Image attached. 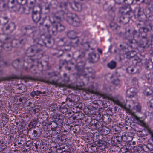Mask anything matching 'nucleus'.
I'll return each instance as SVG.
<instances>
[{
	"mask_svg": "<svg viewBox=\"0 0 153 153\" xmlns=\"http://www.w3.org/2000/svg\"><path fill=\"white\" fill-rule=\"evenodd\" d=\"M53 40L51 39H45L44 40L39 38L34 39L33 45L31 46L27 49L26 56L23 60L26 61V59L28 61L31 60L34 61L36 59H40L43 56V51L42 47L45 45L48 48H51L53 45Z\"/></svg>",
	"mask_w": 153,
	"mask_h": 153,
	"instance_id": "1",
	"label": "nucleus"
},
{
	"mask_svg": "<svg viewBox=\"0 0 153 153\" xmlns=\"http://www.w3.org/2000/svg\"><path fill=\"white\" fill-rule=\"evenodd\" d=\"M85 63L83 61L77 63V76H82L83 77L89 78L93 75L92 69L91 67L84 68Z\"/></svg>",
	"mask_w": 153,
	"mask_h": 153,
	"instance_id": "2",
	"label": "nucleus"
},
{
	"mask_svg": "<svg viewBox=\"0 0 153 153\" xmlns=\"http://www.w3.org/2000/svg\"><path fill=\"white\" fill-rule=\"evenodd\" d=\"M111 100L114 104L125 108L130 114L132 116V117L134 118L137 120H139L140 119V117L137 116L135 112H134L131 109L130 105H128L129 108L126 107L124 101L122 97H118L112 98Z\"/></svg>",
	"mask_w": 153,
	"mask_h": 153,
	"instance_id": "3",
	"label": "nucleus"
},
{
	"mask_svg": "<svg viewBox=\"0 0 153 153\" xmlns=\"http://www.w3.org/2000/svg\"><path fill=\"white\" fill-rule=\"evenodd\" d=\"M45 27L47 28L48 31L49 33L51 31L53 35L56 34L57 31L59 32L62 31L65 29V26L59 22H55L53 26L51 27L48 25H45Z\"/></svg>",
	"mask_w": 153,
	"mask_h": 153,
	"instance_id": "4",
	"label": "nucleus"
},
{
	"mask_svg": "<svg viewBox=\"0 0 153 153\" xmlns=\"http://www.w3.org/2000/svg\"><path fill=\"white\" fill-rule=\"evenodd\" d=\"M125 33L126 35L125 39L128 40L126 44L128 45L129 47L132 48L133 46L131 45L133 44V39L137 36V31L136 30H134L131 31V30L129 29L128 31H126Z\"/></svg>",
	"mask_w": 153,
	"mask_h": 153,
	"instance_id": "5",
	"label": "nucleus"
},
{
	"mask_svg": "<svg viewBox=\"0 0 153 153\" xmlns=\"http://www.w3.org/2000/svg\"><path fill=\"white\" fill-rule=\"evenodd\" d=\"M133 13L132 10L131 8H130L128 11H127L126 13V15H128L129 16L125 17L123 16H122L120 18L119 22L123 24H126L129 21V18L132 16Z\"/></svg>",
	"mask_w": 153,
	"mask_h": 153,
	"instance_id": "6",
	"label": "nucleus"
},
{
	"mask_svg": "<svg viewBox=\"0 0 153 153\" xmlns=\"http://www.w3.org/2000/svg\"><path fill=\"white\" fill-rule=\"evenodd\" d=\"M147 36H143L140 41V44L141 47L143 48H147L148 47L152 48V44L150 45L149 43L150 42L147 39Z\"/></svg>",
	"mask_w": 153,
	"mask_h": 153,
	"instance_id": "7",
	"label": "nucleus"
},
{
	"mask_svg": "<svg viewBox=\"0 0 153 153\" xmlns=\"http://www.w3.org/2000/svg\"><path fill=\"white\" fill-rule=\"evenodd\" d=\"M151 145L149 144L147 145H143L142 147H139L137 150L140 151L141 153H148L150 152L152 149V148L151 147Z\"/></svg>",
	"mask_w": 153,
	"mask_h": 153,
	"instance_id": "8",
	"label": "nucleus"
},
{
	"mask_svg": "<svg viewBox=\"0 0 153 153\" xmlns=\"http://www.w3.org/2000/svg\"><path fill=\"white\" fill-rule=\"evenodd\" d=\"M32 17L33 21L36 23L38 22L41 19L40 13L37 10H35L33 7V8Z\"/></svg>",
	"mask_w": 153,
	"mask_h": 153,
	"instance_id": "9",
	"label": "nucleus"
},
{
	"mask_svg": "<svg viewBox=\"0 0 153 153\" xmlns=\"http://www.w3.org/2000/svg\"><path fill=\"white\" fill-rule=\"evenodd\" d=\"M137 91V89L136 88H131L127 91V96L129 98H132L136 95Z\"/></svg>",
	"mask_w": 153,
	"mask_h": 153,
	"instance_id": "10",
	"label": "nucleus"
},
{
	"mask_svg": "<svg viewBox=\"0 0 153 153\" xmlns=\"http://www.w3.org/2000/svg\"><path fill=\"white\" fill-rule=\"evenodd\" d=\"M97 146L101 150H103L106 148L107 143L106 141L102 140L96 141L95 142Z\"/></svg>",
	"mask_w": 153,
	"mask_h": 153,
	"instance_id": "11",
	"label": "nucleus"
},
{
	"mask_svg": "<svg viewBox=\"0 0 153 153\" xmlns=\"http://www.w3.org/2000/svg\"><path fill=\"white\" fill-rule=\"evenodd\" d=\"M68 37L71 39H74L76 38V33L75 31L71 30L66 32Z\"/></svg>",
	"mask_w": 153,
	"mask_h": 153,
	"instance_id": "12",
	"label": "nucleus"
},
{
	"mask_svg": "<svg viewBox=\"0 0 153 153\" xmlns=\"http://www.w3.org/2000/svg\"><path fill=\"white\" fill-rule=\"evenodd\" d=\"M88 59L90 62L91 63L95 62L97 60L96 54L93 52L89 53Z\"/></svg>",
	"mask_w": 153,
	"mask_h": 153,
	"instance_id": "13",
	"label": "nucleus"
},
{
	"mask_svg": "<svg viewBox=\"0 0 153 153\" xmlns=\"http://www.w3.org/2000/svg\"><path fill=\"white\" fill-rule=\"evenodd\" d=\"M137 16L138 19L140 22H143L144 24H145V23L147 22L146 16L144 13L140 15H137Z\"/></svg>",
	"mask_w": 153,
	"mask_h": 153,
	"instance_id": "14",
	"label": "nucleus"
},
{
	"mask_svg": "<svg viewBox=\"0 0 153 153\" xmlns=\"http://www.w3.org/2000/svg\"><path fill=\"white\" fill-rule=\"evenodd\" d=\"M98 105V103L97 102H94L92 103V105H90L88 108V111L90 112V113L92 114H94V113H91V111L93 110H95L97 106Z\"/></svg>",
	"mask_w": 153,
	"mask_h": 153,
	"instance_id": "15",
	"label": "nucleus"
},
{
	"mask_svg": "<svg viewBox=\"0 0 153 153\" xmlns=\"http://www.w3.org/2000/svg\"><path fill=\"white\" fill-rule=\"evenodd\" d=\"M153 92V91L149 87L146 88L143 91L144 95L147 96L152 95Z\"/></svg>",
	"mask_w": 153,
	"mask_h": 153,
	"instance_id": "16",
	"label": "nucleus"
},
{
	"mask_svg": "<svg viewBox=\"0 0 153 153\" xmlns=\"http://www.w3.org/2000/svg\"><path fill=\"white\" fill-rule=\"evenodd\" d=\"M135 11L137 12V15H140L144 13L143 8L139 5L136 7Z\"/></svg>",
	"mask_w": 153,
	"mask_h": 153,
	"instance_id": "17",
	"label": "nucleus"
},
{
	"mask_svg": "<svg viewBox=\"0 0 153 153\" xmlns=\"http://www.w3.org/2000/svg\"><path fill=\"white\" fill-rule=\"evenodd\" d=\"M116 65V62L114 61H111L107 64L108 67L111 69L114 68Z\"/></svg>",
	"mask_w": 153,
	"mask_h": 153,
	"instance_id": "18",
	"label": "nucleus"
},
{
	"mask_svg": "<svg viewBox=\"0 0 153 153\" xmlns=\"http://www.w3.org/2000/svg\"><path fill=\"white\" fill-rule=\"evenodd\" d=\"M88 151L90 152H93L96 151L97 148L93 146V145H91L90 144L88 145L87 146Z\"/></svg>",
	"mask_w": 153,
	"mask_h": 153,
	"instance_id": "19",
	"label": "nucleus"
},
{
	"mask_svg": "<svg viewBox=\"0 0 153 153\" xmlns=\"http://www.w3.org/2000/svg\"><path fill=\"white\" fill-rule=\"evenodd\" d=\"M65 43V44L64 45V48L62 49L63 51H68L71 49V45L69 43Z\"/></svg>",
	"mask_w": 153,
	"mask_h": 153,
	"instance_id": "20",
	"label": "nucleus"
},
{
	"mask_svg": "<svg viewBox=\"0 0 153 153\" xmlns=\"http://www.w3.org/2000/svg\"><path fill=\"white\" fill-rule=\"evenodd\" d=\"M147 105L149 109L153 112V99H151L148 102Z\"/></svg>",
	"mask_w": 153,
	"mask_h": 153,
	"instance_id": "21",
	"label": "nucleus"
},
{
	"mask_svg": "<svg viewBox=\"0 0 153 153\" xmlns=\"http://www.w3.org/2000/svg\"><path fill=\"white\" fill-rule=\"evenodd\" d=\"M149 133L151 136V137L149 140V142L150 143V145H153V131L152 130H149Z\"/></svg>",
	"mask_w": 153,
	"mask_h": 153,
	"instance_id": "22",
	"label": "nucleus"
},
{
	"mask_svg": "<svg viewBox=\"0 0 153 153\" xmlns=\"http://www.w3.org/2000/svg\"><path fill=\"white\" fill-rule=\"evenodd\" d=\"M101 132L103 135H106L109 133V129L107 127H105L101 130Z\"/></svg>",
	"mask_w": 153,
	"mask_h": 153,
	"instance_id": "23",
	"label": "nucleus"
},
{
	"mask_svg": "<svg viewBox=\"0 0 153 153\" xmlns=\"http://www.w3.org/2000/svg\"><path fill=\"white\" fill-rule=\"evenodd\" d=\"M15 26L14 24L13 23H12L9 24L7 26L5 27V28L4 27L3 29H5L6 30H7L11 28H12V30H14L15 29Z\"/></svg>",
	"mask_w": 153,
	"mask_h": 153,
	"instance_id": "24",
	"label": "nucleus"
},
{
	"mask_svg": "<svg viewBox=\"0 0 153 153\" xmlns=\"http://www.w3.org/2000/svg\"><path fill=\"white\" fill-rule=\"evenodd\" d=\"M133 134L131 132H128L127 133V142L131 141L133 139L132 136Z\"/></svg>",
	"mask_w": 153,
	"mask_h": 153,
	"instance_id": "25",
	"label": "nucleus"
},
{
	"mask_svg": "<svg viewBox=\"0 0 153 153\" xmlns=\"http://www.w3.org/2000/svg\"><path fill=\"white\" fill-rule=\"evenodd\" d=\"M110 27L112 30H115L119 29L120 27L116 24L111 23L110 25Z\"/></svg>",
	"mask_w": 153,
	"mask_h": 153,
	"instance_id": "26",
	"label": "nucleus"
},
{
	"mask_svg": "<svg viewBox=\"0 0 153 153\" xmlns=\"http://www.w3.org/2000/svg\"><path fill=\"white\" fill-rule=\"evenodd\" d=\"M114 137H115V138L117 144H119L122 140L121 136L118 135H113Z\"/></svg>",
	"mask_w": 153,
	"mask_h": 153,
	"instance_id": "27",
	"label": "nucleus"
},
{
	"mask_svg": "<svg viewBox=\"0 0 153 153\" xmlns=\"http://www.w3.org/2000/svg\"><path fill=\"white\" fill-rule=\"evenodd\" d=\"M146 77L148 80L153 81V74L150 73L146 74Z\"/></svg>",
	"mask_w": 153,
	"mask_h": 153,
	"instance_id": "28",
	"label": "nucleus"
},
{
	"mask_svg": "<svg viewBox=\"0 0 153 153\" xmlns=\"http://www.w3.org/2000/svg\"><path fill=\"white\" fill-rule=\"evenodd\" d=\"M133 110H136V111L138 112H140L141 109V107L140 105L138 103L137 105L133 107Z\"/></svg>",
	"mask_w": 153,
	"mask_h": 153,
	"instance_id": "29",
	"label": "nucleus"
},
{
	"mask_svg": "<svg viewBox=\"0 0 153 153\" xmlns=\"http://www.w3.org/2000/svg\"><path fill=\"white\" fill-rule=\"evenodd\" d=\"M132 63L134 65H136L139 62L140 60L139 58L136 56L131 59Z\"/></svg>",
	"mask_w": 153,
	"mask_h": 153,
	"instance_id": "30",
	"label": "nucleus"
},
{
	"mask_svg": "<svg viewBox=\"0 0 153 153\" xmlns=\"http://www.w3.org/2000/svg\"><path fill=\"white\" fill-rule=\"evenodd\" d=\"M94 92V87L93 85H91L89 86L86 90V93L89 94L90 93H92Z\"/></svg>",
	"mask_w": 153,
	"mask_h": 153,
	"instance_id": "31",
	"label": "nucleus"
},
{
	"mask_svg": "<svg viewBox=\"0 0 153 153\" xmlns=\"http://www.w3.org/2000/svg\"><path fill=\"white\" fill-rule=\"evenodd\" d=\"M83 104L82 103H77V111L79 112V113H81V112L80 111H79L77 110L78 109H79L80 110H82L83 109Z\"/></svg>",
	"mask_w": 153,
	"mask_h": 153,
	"instance_id": "32",
	"label": "nucleus"
},
{
	"mask_svg": "<svg viewBox=\"0 0 153 153\" xmlns=\"http://www.w3.org/2000/svg\"><path fill=\"white\" fill-rule=\"evenodd\" d=\"M8 22V19L7 17H3L2 20H1V24L3 25H5Z\"/></svg>",
	"mask_w": 153,
	"mask_h": 153,
	"instance_id": "33",
	"label": "nucleus"
},
{
	"mask_svg": "<svg viewBox=\"0 0 153 153\" xmlns=\"http://www.w3.org/2000/svg\"><path fill=\"white\" fill-rule=\"evenodd\" d=\"M115 137H114V136H113L112 138H111V143L112 145L113 146H115L117 144L116 141L115 140ZM110 141V140H109Z\"/></svg>",
	"mask_w": 153,
	"mask_h": 153,
	"instance_id": "34",
	"label": "nucleus"
},
{
	"mask_svg": "<svg viewBox=\"0 0 153 153\" xmlns=\"http://www.w3.org/2000/svg\"><path fill=\"white\" fill-rule=\"evenodd\" d=\"M130 54L131 59H132L134 57L136 56L135 55L136 53L134 51H131L128 52V54ZM128 54L127 55L128 56Z\"/></svg>",
	"mask_w": 153,
	"mask_h": 153,
	"instance_id": "35",
	"label": "nucleus"
},
{
	"mask_svg": "<svg viewBox=\"0 0 153 153\" xmlns=\"http://www.w3.org/2000/svg\"><path fill=\"white\" fill-rule=\"evenodd\" d=\"M131 83L134 85H137L138 81L137 78L136 77H133L132 79Z\"/></svg>",
	"mask_w": 153,
	"mask_h": 153,
	"instance_id": "36",
	"label": "nucleus"
},
{
	"mask_svg": "<svg viewBox=\"0 0 153 153\" xmlns=\"http://www.w3.org/2000/svg\"><path fill=\"white\" fill-rule=\"evenodd\" d=\"M127 133L122 134L121 136L122 140L124 142H127Z\"/></svg>",
	"mask_w": 153,
	"mask_h": 153,
	"instance_id": "37",
	"label": "nucleus"
},
{
	"mask_svg": "<svg viewBox=\"0 0 153 153\" xmlns=\"http://www.w3.org/2000/svg\"><path fill=\"white\" fill-rule=\"evenodd\" d=\"M26 41V39L24 38V36H22L21 37H20L19 39V43L20 44H24Z\"/></svg>",
	"mask_w": 153,
	"mask_h": 153,
	"instance_id": "38",
	"label": "nucleus"
},
{
	"mask_svg": "<svg viewBox=\"0 0 153 153\" xmlns=\"http://www.w3.org/2000/svg\"><path fill=\"white\" fill-rule=\"evenodd\" d=\"M51 129L53 131H55L57 126V124L55 122H53V124H51Z\"/></svg>",
	"mask_w": 153,
	"mask_h": 153,
	"instance_id": "39",
	"label": "nucleus"
},
{
	"mask_svg": "<svg viewBox=\"0 0 153 153\" xmlns=\"http://www.w3.org/2000/svg\"><path fill=\"white\" fill-rule=\"evenodd\" d=\"M134 69L133 68L129 67L126 69V71L129 73L133 74Z\"/></svg>",
	"mask_w": 153,
	"mask_h": 153,
	"instance_id": "40",
	"label": "nucleus"
},
{
	"mask_svg": "<svg viewBox=\"0 0 153 153\" xmlns=\"http://www.w3.org/2000/svg\"><path fill=\"white\" fill-rule=\"evenodd\" d=\"M113 83L116 86L120 87V82L118 79L115 80Z\"/></svg>",
	"mask_w": 153,
	"mask_h": 153,
	"instance_id": "41",
	"label": "nucleus"
},
{
	"mask_svg": "<svg viewBox=\"0 0 153 153\" xmlns=\"http://www.w3.org/2000/svg\"><path fill=\"white\" fill-rule=\"evenodd\" d=\"M17 2L21 5L25 4L27 2V0H17Z\"/></svg>",
	"mask_w": 153,
	"mask_h": 153,
	"instance_id": "42",
	"label": "nucleus"
},
{
	"mask_svg": "<svg viewBox=\"0 0 153 153\" xmlns=\"http://www.w3.org/2000/svg\"><path fill=\"white\" fill-rule=\"evenodd\" d=\"M84 85V83L82 81L77 82V89H80L79 87H82Z\"/></svg>",
	"mask_w": 153,
	"mask_h": 153,
	"instance_id": "43",
	"label": "nucleus"
},
{
	"mask_svg": "<svg viewBox=\"0 0 153 153\" xmlns=\"http://www.w3.org/2000/svg\"><path fill=\"white\" fill-rule=\"evenodd\" d=\"M24 36V38H25V39H26V41L29 40L31 39V36L27 34H26L25 35H23Z\"/></svg>",
	"mask_w": 153,
	"mask_h": 153,
	"instance_id": "44",
	"label": "nucleus"
},
{
	"mask_svg": "<svg viewBox=\"0 0 153 153\" xmlns=\"http://www.w3.org/2000/svg\"><path fill=\"white\" fill-rule=\"evenodd\" d=\"M61 110L63 113H65L68 111V109L66 106H63L62 107Z\"/></svg>",
	"mask_w": 153,
	"mask_h": 153,
	"instance_id": "45",
	"label": "nucleus"
},
{
	"mask_svg": "<svg viewBox=\"0 0 153 153\" xmlns=\"http://www.w3.org/2000/svg\"><path fill=\"white\" fill-rule=\"evenodd\" d=\"M140 30H143V32L146 33L149 30V29L145 27H142L140 28Z\"/></svg>",
	"mask_w": 153,
	"mask_h": 153,
	"instance_id": "46",
	"label": "nucleus"
},
{
	"mask_svg": "<svg viewBox=\"0 0 153 153\" xmlns=\"http://www.w3.org/2000/svg\"><path fill=\"white\" fill-rule=\"evenodd\" d=\"M35 67L32 66L30 68V71L33 74H35L36 73V72L35 71Z\"/></svg>",
	"mask_w": 153,
	"mask_h": 153,
	"instance_id": "47",
	"label": "nucleus"
},
{
	"mask_svg": "<svg viewBox=\"0 0 153 153\" xmlns=\"http://www.w3.org/2000/svg\"><path fill=\"white\" fill-rule=\"evenodd\" d=\"M36 3V0H34V1H31L30 2V9H31V8H32V9H33V8H34V7H32L33 6H34L35 4Z\"/></svg>",
	"mask_w": 153,
	"mask_h": 153,
	"instance_id": "48",
	"label": "nucleus"
},
{
	"mask_svg": "<svg viewBox=\"0 0 153 153\" xmlns=\"http://www.w3.org/2000/svg\"><path fill=\"white\" fill-rule=\"evenodd\" d=\"M48 82L49 83L54 84L55 85H57V81L54 80L48 81Z\"/></svg>",
	"mask_w": 153,
	"mask_h": 153,
	"instance_id": "49",
	"label": "nucleus"
},
{
	"mask_svg": "<svg viewBox=\"0 0 153 153\" xmlns=\"http://www.w3.org/2000/svg\"><path fill=\"white\" fill-rule=\"evenodd\" d=\"M126 0H117V1L115 2L117 4H119L125 2Z\"/></svg>",
	"mask_w": 153,
	"mask_h": 153,
	"instance_id": "50",
	"label": "nucleus"
},
{
	"mask_svg": "<svg viewBox=\"0 0 153 153\" xmlns=\"http://www.w3.org/2000/svg\"><path fill=\"white\" fill-rule=\"evenodd\" d=\"M63 76L64 77V80L65 82H68L69 80V78L67 76V74H64Z\"/></svg>",
	"mask_w": 153,
	"mask_h": 153,
	"instance_id": "51",
	"label": "nucleus"
},
{
	"mask_svg": "<svg viewBox=\"0 0 153 153\" xmlns=\"http://www.w3.org/2000/svg\"><path fill=\"white\" fill-rule=\"evenodd\" d=\"M60 64L62 65H66L67 64V62L65 60H61L60 61Z\"/></svg>",
	"mask_w": 153,
	"mask_h": 153,
	"instance_id": "52",
	"label": "nucleus"
},
{
	"mask_svg": "<svg viewBox=\"0 0 153 153\" xmlns=\"http://www.w3.org/2000/svg\"><path fill=\"white\" fill-rule=\"evenodd\" d=\"M27 78L29 80H30L32 81H35L37 80V79L36 78L30 76H28L27 77Z\"/></svg>",
	"mask_w": 153,
	"mask_h": 153,
	"instance_id": "53",
	"label": "nucleus"
},
{
	"mask_svg": "<svg viewBox=\"0 0 153 153\" xmlns=\"http://www.w3.org/2000/svg\"><path fill=\"white\" fill-rule=\"evenodd\" d=\"M108 4L107 3H106L104 4L103 5V8L105 10H108L109 8L108 7Z\"/></svg>",
	"mask_w": 153,
	"mask_h": 153,
	"instance_id": "54",
	"label": "nucleus"
},
{
	"mask_svg": "<svg viewBox=\"0 0 153 153\" xmlns=\"http://www.w3.org/2000/svg\"><path fill=\"white\" fill-rule=\"evenodd\" d=\"M153 20V16H149V17L147 20V22H149V21H151Z\"/></svg>",
	"mask_w": 153,
	"mask_h": 153,
	"instance_id": "55",
	"label": "nucleus"
},
{
	"mask_svg": "<svg viewBox=\"0 0 153 153\" xmlns=\"http://www.w3.org/2000/svg\"><path fill=\"white\" fill-rule=\"evenodd\" d=\"M85 55V53L84 52H82L81 54H80L78 56V58H82Z\"/></svg>",
	"mask_w": 153,
	"mask_h": 153,
	"instance_id": "56",
	"label": "nucleus"
},
{
	"mask_svg": "<svg viewBox=\"0 0 153 153\" xmlns=\"http://www.w3.org/2000/svg\"><path fill=\"white\" fill-rule=\"evenodd\" d=\"M128 54V52H126V53L124 55H125V56H126V58L128 59H131V56H130V54H128V55H127Z\"/></svg>",
	"mask_w": 153,
	"mask_h": 153,
	"instance_id": "57",
	"label": "nucleus"
},
{
	"mask_svg": "<svg viewBox=\"0 0 153 153\" xmlns=\"http://www.w3.org/2000/svg\"><path fill=\"white\" fill-rule=\"evenodd\" d=\"M35 94L36 95H38L40 94H42V92L40 91H35Z\"/></svg>",
	"mask_w": 153,
	"mask_h": 153,
	"instance_id": "58",
	"label": "nucleus"
},
{
	"mask_svg": "<svg viewBox=\"0 0 153 153\" xmlns=\"http://www.w3.org/2000/svg\"><path fill=\"white\" fill-rule=\"evenodd\" d=\"M16 1H17V0H9V3L13 4Z\"/></svg>",
	"mask_w": 153,
	"mask_h": 153,
	"instance_id": "59",
	"label": "nucleus"
},
{
	"mask_svg": "<svg viewBox=\"0 0 153 153\" xmlns=\"http://www.w3.org/2000/svg\"><path fill=\"white\" fill-rule=\"evenodd\" d=\"M142 2L146 4H149V2L148 0H143Z\"/></svg>",
	"mask_w": 153,
	"mask_h": 153,
	"instance_id": "60",
	"label": "nucleus"
},
{
	"mask_svg": "<svg viewBox=\"0 0 153 153\" xmlns=\"http://www.w3.org/2000/svg\"><path fill=\"white\" fill-rule=\"evenodd\" d=\"M151 48H153V46H152V47ZM150 55L151 56H153V48L152 49V50L150 51Z\"/></svg>",
	"mask_w": 153,
	"mask_h": 153,
	"instance_id": "61",
	"label": "nucleus"
},
{
	"mask_svg": "<svg viewBox=\"0 0 153 153\" xmlns=\"http://www.w3.org/2000/svg\"><path fill=\"white\" fill-rule=\"evenodd\" d=\"M15 78V77L14 76H10L8 78V80H12Z\"/></svg>",
	"mask_w": 153,
	"mask_h": 153,
	"instance_id": "62",
	"label": "nucleus"
},
{
	"mask_svg": "<svg viewBox=\"0 0 153 153\" xmlns=\"http://www.w3.org/2000/svg\"><path fill=\"white\" fill-rule=\"evenodd\" d=\"M20 61L19 59H17L16 60H15L13 62V64L14 63H19Z\"/></svg>",
	"mask_w": 153,
	"mask_h": 153,
	"instance_id": "63",
	"label": "nucleus"
},
{
	"mask_svg": "<svg viewBox=\"0 0 153 153\" xmlns=\"http://www.w3.org/2000/svg\"><path fill=\"white\" fill-rule=\"evenodd\" d=\"M30 95L32 97H34L36 95L35 91H33L31 93Z\"/></svg>",
	"mask_w": 153,
	"mask_h": 153,
	"instance_id": "64",
	"label": "nucleus"
}]
</instances>
